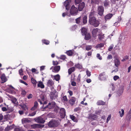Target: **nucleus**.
I'll return each instance as SVG.
<instances>
[{
  "label": "nucleus",
  "instance_id": "f257e3e1",
  "mask_svg": "<svg viewBox=\"0 0 131 131\" xmlns=\"http://www.w3.org/2000/svg\"><path fill=\"white\" fill-rule=\"evenodd\" d=\"M89 22L90 25L95 27H97L100 24L99 21L96 19L95 17L89 18Z\"/></svg>",
  "mask_w": 131,
  "mask_h": 131
},
{
  "label": "nucleus",
  "instance_id": "f03ea898",
  "mask_svg": "<svg viewBox=\"0 0 131 131\" xmlns=\"http://www.w3.org/2000/svg\"><path fill=\"white\" fill-rule=\"evenodd\" d=\"M48 125L50 127L54 128L58 126L59 125V123L58 121L52 119L48 123Z\"/></svg>",
  "mask_w": 131,
  "mask_h": 131
},
{
  "label": "nucleus",
  "instance_id": "7ed1b4c3",
  "mask_svg": "<svg viewBox=\"0 0 131 131\" xmlns=\"http://www.w3.org/2000/svg\"><path fill=\"white\" fill-rule=\"evenodd\" d=\"M101 31L98 28H96L93 29L92 31V37L94 39H95L96 37L99 35V33H101Z\"/></svg>",
  "mask_w": 131,
  "mask_h": 131
},
{
  "label": "nucleus",
  "instance_id": "20e7f679",
  "mask_svg": "<svg viewBox=\"0 0 131 131\" xmlns=\"http://www.w3.org/2000/svg\"><path fill=\"white\" fill-rule=\"evenodd\" d=\"M78 12V9L74 5H72L70 9V13L72 15H76Z\"/></svg>",
  "mask_w": 131,
  "mask_h": 131
},
{
  "label": "nucleus",
  "instance_id": "39448f33",
  "mask_svg": "<svg viewBox=\"0 0 131 131\" xmlns=\"http://www.w3.org/2000/svg\"><path fill=\"white\" fill-rule=\"evenodd\" d=\"M97 11L99 15L101 16H102L104 11V9L103 6L101 5L98 6L97 7Z\"/></svg>",
  "mask_w": 131,
  "mask_h": 131
},
{
  "label": "nucleus",
  "instance_id": "423d86ee",
  "mask_svg": "<svg viewBox=\"0 0 131 131\" xmlns=\"http://www.w3.org/2000/svg\"><path fill=\"white\" fill-rule=\"evenodd\" d=\"M107 77V75L104 72L101 73L99 75V78L101 80H105Z\"/></svg>",
  "mask_w": 131,
  "mask_h": 131
},
{
  "label": "nucleus",
  "instance_id": "0eeeda50",
  "mask_svg": "<svg viewBox=\"0 0 131 131\" xmlns=\"http://www.w3.org/2000/svg\"><path fill=\"white\" fill-rule=\"evenodd\" d=\"M34 120L36 122L41 124H43L45 122L43 119L40 116L35 118Z\"/></svg>",
  "mask_w": 131,
  "mask_h": 131
},
{
  "label": "nucleus",
  "instance_id": "6e6552de",
  "mask_svg": "<svg viewBox=\"0 0 131 131\" xmlns=\"http://www.w3.org/2000/svg\"><path fill=\"white\" fill-rule=\"evenodd\" d=\"M76 101V98L74 97H72L69 100L68 102L71 106L73 105Z\"/></svg>",
  "mask_w": 131,
  "mask_h": 131
},
{
  "label": "nucleus",
  "instance_id": "1a4fd4ad",
  "mask_svg": "<svg viewBox=\"0 0 131 131\" xmlns=\"http://www.w3.org/2000/svg\"><path fill=\"white\" fill-rule=\"evenodd\" d=\"M71 2V0H67L64 3V5L65 6L66 9L67 10H69L70 8V3Z\"/></svg>",
  "mask_w": 131,
  "mask_h": 131
},
{
  "label": "nucleus",
  "instance_id": "9d476101",
  "mask_svg": "<svg viewBox=\"0 0 131 131\" xmlns=\"http://www.w3.org/2000/svg\"><path fill=\"white\" fill-rule=\"evenodd\" d=\"M60 114L62 118H64L66 115V111L63 108L60 109Z\"/></svg>",
  "mask_w": 131,
  "mask_h": 131
},
{
  "label": "nucleus",
  "instance_id": "9b49d317",
  "mask_svg": "<svg viewBox=\"0 0 131 131\" xmlns=\"http://www.w3.org/2000/svg\"><path fill=\"white\" fill-rule=\"evenodd\" d=\"M58 95L56 94V92H51L50 93V97L52 100L55 99L58 97Z\"/></svg>",
  "mask_w": 131,
  "mask_h": 131
},
{
  "label": "nucleus",
  "instance_id": "f8f14e48",
  "mask_svg": "<svg viewBox=\"0 0 131 131\" xmlns=\"http://www.w3.org/2000/svg\"><path fill=\"white\" fill-rule=\"evenodd\" d=\"M113 16V14L111 13H109L106 15L104 18L105 22L110 20Z\"/></svg>",
  "mask_w": 131,
  "mask_h": 131
},
{
  "label": "nucleus",
  "instance_id": "ddd939ff",
  "mask_svg": "<svg viewBox=\"0 0 131 131\" xmlns=\"http://www.w3.org/2000/svg\"><path fill=\"white\" fill-rule=\"evenodd\" d=\"M85 6V4L84 2H82L79 4L78 6V9L79 11H82Z\"/></svg>",
  "mask_w": 131,
  "mask_h": 131
},
{
  "label": "nucleus",
  "instance_id": "4468645a",
  "mask_svg": "<svg viewBox=\"0 0 131 131\" xmlns=\"http://www.w3.org/2000/svg\"><path fill=\"white\" fill-rule=\"evenodd\" d=\"M97 116L96 115L90 114L88 116V118L92 121L95 120L97 118Z\"/></svg>",
  "mask_w": 131,
  "mask_h": 131
},
{
  "label": "nucleus",
  "instance_id": "2eb2a0df",
  "mask_svg": "<svg viewBox=\"0 0 131 131\" xmlns=\"http://www.w3.org/2000/svg\"><path fill=\"white\" fill-rule=\"evenodd\" d=\"M60 69V67L59 66H56L54 67L53 69L52 70L53 72L55 73H58Z\"/></svg>",
  "mask_w": 131,
  "mask_h": 131
},
{
  "label": "nucleus",
  "instance_id": "dca6fc26",
  "mask_svg": "<svg viewBox=\"0 0 131 131\" xmlns=\"http://www.w3.org/2000/svg\"><path fill=\"white\" fill-rule=\"evenodd\" d=\"M96 12L93 10H91L89 15V18H90L95 17V16L96 15Z\"/></svg>",
  "mask_w": 131,
  "mask_h": 131
},
{
  "label": "nucleus",
  "instance_id": "f3484780",
  "mask_svg": "<svg viewBox=\"0 0 131 131\" xmlns=\"http://www.w3.org/2000/svg\"><path fill=\"white\" fill-rule=\"evenodd\" d=\"M81 32L83 36H84V35L88 33L87 29L86 28L84 27H83L82 28Z\"/></svg>",
  "mask_w": 131,
  "mask_h": 131
},
{
  "label": "nucleus",
  "instance_id": "a211bd4d",
  "mask_svg": "<svg viewBox=\"0 0 131 131\" xmlns=\"http://www.w3.org/2000/svg\"><path fill=\"white\" fill-rule=\"evenodd\" d=\"M1 78L2 81V83H4L7 81V79L5 74H2L1 76Z\"/></svg>",
  "mask_w": 131,
  "mask_h": 131
},
{
  "label": "nucleus",
  "instance_id": "6ab92c4d",
  "mask_svg": "<svg viewBox=\"0 0 131 131\" xmlns=\"http://www.w3.org/2000/svg\"><path fill=\"white\" fill-rule=\"evenodd\" d=\"M84 36H85L84 39L86 40H89L91 38V36L89 32H88Z\"/></svg>",
  "mask_w": 131,
  "mask_h": 131
},
{
  "label": "nucleus",
  "instance_id": "aec40b11",
  "mask_svg": "<svg viewBox=\"0 0 131 131\" xmlns=\"http://www.w3.org/2000/svg\"><path fill=\"white\" fill-rule=\"evenodd\" d=\"M123 88L122 87H120L117 91V93L119 96L121 95L123 93Z\"/></svg>",
  "mask_w": 131,
  "mask_h": 131
},
{
  "label": "nucleus",
  "instance_id": "412c9836",
  "mask_svg": "<svg viewBox=\"0 0 131 131\" xmlns=\"http://www.w3.org/2000/svg\"><path fill=\"white\" fill-rule=\"evenodd\" d=\"M114 64L115 66L118 68V66L120 65V63L119 59L117 58H116L114 60Z\"/></svg>",
  "mask_w": 131,
  "mask_h": 131
},
{
  "label": "nucleus",
  "instance_id": "4be33fe9",
  "mask_svg": "<svg viewBox=\"0 0 131 131\" xmlns=\"http://www.w3.org/2000/svg\"><path fill=\"white\" fill-rule=\"evenodd\" d=\"M75 70V68L74 67H73L70 68L68 70V73L69 75H70Z\"/></svg>",
  "mask_w": 131,
  "mask_h": 131
},
{
  "label": "nucleus",
  "instance_id": "5701e85b",
  "mask_svg": "<svg viewBox=\"0 0 131 131\" xmlns=\"http://www.w3.org/2000/svg\"><path fill=\"white\" fill-rule=\"evenodd\" d=\"M38 104L37 102L36 101L34 102V105L33 107H32L31 110L32 111H34L37 108L38 106Z\"/></svg>",
  "mask_w": 131,
  "mask_h": 131
},
{
  "label": "nucleus",
  "instance_id": "b1692460",
  "mask_svg": "<svg viewBox=\"0 0 131 131\" xmlns=\"http://www.w3.org/2000/svg\"><path fill=\"white\" fill-rule=\"evenodd\" d=\"M98 36V39L100 40H102L104 37V35L102 34V31L101 32V33L99 34Z\"/></svg>",
  "mask_w": 131,
  "mask_h": 131
},
{
  "label": "nucleus",
  "instance_id": "393cba45",
  "mask_svg": "<svg viewBox=\"0 0 131 131\" xmlns=\"http://www.w3.org/2000/svg\"><path fill=\"white\" fill-rule=\"evenodd\" d=\"M37 86L39 88L41 89H43L45 88V86L41 81H39L37 84Z\"/></svg>",
  "mask_w": 131,
  "mask_h": 131
},
{
  "label": "nucleus",
  "instance_id": "a878e982",
  "mask_svg": "<svg viewBox=\"0 0 131 131\" xmlns=\"http://www.w3.org/2000/svg\"><path fill=\"white\" fill-rule=\"evenodd\" d=\"M70 118L72 119V120L74 122H78V120L73 115H70Z\"/></svg>",
  "mask_w": 131,
  "mask_h": 131
},
{
  "label": "nucleus",
  "instance_id": "bb28decb",
  "mask_svg": "<svg viewBox=\"0 0 131 131\" xmlns=\"http://www.w3.org/2000/svg\"><path fill=\"white\" fill-rule=\"evenodd\" d=\"M97 104L98 105H104L105 104V102L101 100H100L98 101L97 103Z\"/></svg>",
  "mask_w": 131,
  "mask_h": 131
},
{
  "label": "nucleus",
  "instance_id": "cd10ccee",
  "mask_svg": "<svg viewBox=\"0 0 131 131\" xmlns=\"http://www.w3.org/2000/svg\"><path fill=\"white\" fill-rule=\"evenodd\" d=\"M40 125L36 124H34L31 125V127L34 129L39 128L40 127Z\"/></svg>",
  "mask_w": 131,
  "mask_h": 131
},
{
  "label": "nucleus",
  "instance_id": "c85d7f7f",
  "mask_svg": "<svg viewBox=\"0 0 131 131\" xmlns=\"http://www.w3.org/2000/svg\"><path fill=\"white\" fill-rule=\"evenodd\" d=\"M53 79L55 80L56 81H59L60 79V76L59 74L54 75Z\"/></svg>",
  "mask_w": 131,
  "mask_h": 131
},
{
  "label": "nucleus",
  "instance_id": "c756f323",
  "mask_svg": "<svg viewBox=\"0 0 131 131\" xmlns=\"http://www.w3.org/2000/svg\"><path fill=\"white\" fill-rule=\"evenodd\" d=\"M87 17L86 15H84L83 19V23L84 24H85L87 22Z\"/></svg>",
  "mask_w": 131,
  "mask_h": 131
},
{
  "label": "nucleus",
  "instance_id": "7c9ffc66",
  "mask_svg": "<svg viewBox=\"0 0 131 131\" xmlns=\"http://www.w3.org/2000/svg\"><path fill=\"white\" fill-rule=\"evenodd\" d=\"M67 54L69 56H72L74 54L72 50H69L66 51Z\"/></svg>",
  "mask_w": 131,
  "mask_h": 131
},
{
  "label": "nucleus",
  "instance_id": "2f4dec72",
  "mask_svg": "<svg viewBox=\"0 0 131 131\" xmlns=\"http://www.w3.org/2000/svg\"><path fill=\"white\" fill-rule=\"evenodd\" d=\"M22 122L23 123H26L30 122V121L27 118H24L22 119Z\"/></svg>",
  "mask_w": 131,
  "mask_h": 131
},
{
  "label": "nucleus",
  "instance_id": "473e14b6",
  "mask_svg": "<svg viewBox=\"0 0 131 131\" xmlns=\"http://www.w3.org/2000/svg\"><path fill=\"white\" fill-rule=\"evenodd\" d=\"M119 114L120 116L122 117L124 115V110L123 109H121V111H120L119 112Z\"/></svg>",
  "mask_w": 131,
  "mask_h": 131
},
{
  "label": "nucleus",
  "instance_id": "72a5a7b5",
  "mask_svg": "<svg viewBox=\"0 0 131 131\" xmlns=\"http://www.w3.org/2000/svg\"><path fill=\"white\" fill-rule=\"evenodd\" d=\"M19 106L21 107V108L24 110H26L27 109V106L26 105H20Z\"/></svg>",
  "mask_w": 131,
  "mask_h": 131
},
{
  "label": "nucleus",
  "instance_id": "f704fd0d",
  "mask_svg": "<svg viewBox=\"0 0 131 131\" xmlns=\"http://www.w3.org/2000/svg\"><path fill=\"white\" fill-rule=\"evenodd\" d=\"M62 100L64 102H67L68 101L66 95L63 96L62 97Z\"/></svg>",
  "mask_w": 131,
  "mask_h": 131
},
{
  "label": "nucleus",
  "instance_id": "c9c22d12",
  "mask_svg": "<svg viewBox=\"0 0 131 131\" xmlns=\"http://www.w3.org/2000/svg\"><path fill=\"white\" fill-rule=\"evenodd\" d=\"M47 84L48 86L50 87L52 86L53 83L51 80H49L47 82Z\"/></svg>",
  "mask_w": 131,
  "mask_h": 131
},
{
  "label": "nucleus",
  "instance_id": "e433bc0d",
  "mask_svg": "<svg viewBox=\"0 0 131 131\" xmlns=\"http://www.w3.org/2000/svg\"><path fill=\"white\" fill-rule=\"evenodd\" d=\"M42 41L43 43L46 45L49 44L50 43L49 41L45 39L42 40Z\"/></svg>",
  "mask_w": 131,
  "mask_h": 131
},
{
  "label": "nucleus",
  "instance_id": "4c0bfd02",
  "mask_svg": "<svg viewBox=\"0 0 131 131\" xmlns=\"http://www.w3.org/2000/svg\"><path fill=\"white\" fill-rule=\"evenodd\" d=\"M81 75L80 74H79L77 78V80L76 81L77 83H78L80 82V79L81 78Z\"/></svg>",
  "mask_w": 131,
  "mask_h": 131
},
{
  "label": "nucleus",
  "instance_id": "58836bf2",
  "mask_svg": "<svg viewBox=\"0 0 131 131\" xmlns=\"http://www.w3.org/2000/svg\"><path fill=\"white\" fill-rule=\"evenodd\" d=\"M104 44L103 43H100L98 44L96 46V47L97 48H101L103 47L104 46Z\"/></svg>",
  "mask_w": 131,
  "mask_h": 131
},
{
  "label": "nucleus",
  "instance_id": "ea45409f",
  "mask_svg": "<svg viewBox=\"0 0 131 131\" xmlns=\"http://www.w3.org/2000/svg\"><path fill=\"white\" fill-rule=\"evenodd\" d=\"M17 100V99L14 97H13L11 99V101L14 104H16Z\"/></svg>",
  "mask_w": 131,
  "mask_h": 131
},
{
  "label": "nucleus",
  "instance_id": "a19ab883",
  "mask_svg": "<svg viewBox=\"0 0 131 131\" xmlns=\"http://www.w3.org/2000/svg\"><path fill=\"white\" fill-rule=\"evenodd\" d=\"M75 66L79 69H81L82 68V65L79 64H78L76 65Z\"/></svg>",
  "mask_w": 131,
  "mask_h": 131
},
{
  "label": "nucleus",
  "instance_id": "79ce46f5",
  "mask_svg": "<svg viewBox=\"0 0 131 131\" xmlns=\"http://www.w3.org/2000/svg\"><path fill=\"white\" fill-rule=\"evenodd\" d=\"M81 18L80 17H79L75 19V21L76 23L79 24Z\"/></svg>",
  "mask_w": 131,
  "mask_h": 131
},
{
  "label": "nucleus",
  "instance_id": "37998d69",
  "mask_svg": "<svg viewBox=\"0 0 131 131\" xmlns=\"http://www.w3.org/2000/svg\"><path fill=\"white\" fill-rule=\"evenodd\" d=\"M14 131H25L23 129L20 128H15Z\"/></svg>",
  "mask_w": 131,
  "mask_h": 131
},
{
  "label": "nucleus",
  "instance_id": "c03bdc74",
  "mask_svg": "<svg viewBox=\"0 0 131 131\" xmlns=\"http://www.w3.org/2000/svg\"><path fill=\"white\" fill-rule=\"evenodd\" d=\"M104 6L105 7H107L109 5L108 2L107 0H105L104 3Z\"/></svg>",
  "mask_w": 131,
  "mask_h": 131
},
{
  "label": "nucleus",
  "instance_id": "a18cd8bd",
  "mask_svg": "<svg viewBox=\"0 0 131 131\" xmlns=\"http://www.w3.org/2000/svg\"><path fill=\"white\" fill-rule=\"evenodd\" d=\"M37 111H35L30 114H29L28 115V116H34L36 114Z\"/></svg>",
  "mask_w": 131,
  "mask_h": 131
},
{
  "label": "nucleus",
  "instance_id": "49530a36",
  "mask_svg": "<svg viewBox=\"0 0 131 131\" xmlns=\"http://www.w3.org/2000/svg\"><path fill=\"white\" fill-rule=\"evenodd\" d=\"M92 48L91 46H87L86 47L85 49L86 50L88 51L90 50Z\"/></svg>",
  "mask_w": 131,
  "mask_h": 131
},
{
  "label": "nucleus",
  "instance_id": "de8ad7c7",
  "mask_svg": "<svg viewBox=\"0 0 131 131\" xmlns=\"http://www.w3.org/2000/svg\"><path fill=\"white\" fill-rule=\"evenodd\" d=\"M31 80L32 83L35 85L36 84L37 82L33 78H32L31 79Z\"/></svg>",
  "mask_w": 131,
  "mask_h": 131
},
{
  "label": "nucleus",
  "instance_id": "09e8293b",
  "mask_svg": "<svg viewBox=\"0 0 131 131\" xmlns=\"http://www.w3.org/2000/svg\"><path fill=\"white\" fill-rule=\"evenodd\" d=\"M82 0H75V3L76 5L77 4H79L81 3L82 2Z\"/></svg>",
  "mask_w": 131,
  "mask_h": 131
},
{
  "label": "nucleus",
  "instance_id": "8fccbe9b",
  "mask_svg": "<svg viewBox=\"0 0 131 131\" xmlns=\"http://www.w3.org/2000/svg\"><path fill=\"white\" fill-rule=\"evenodd\" d=\"M53 64L54 66H57L58 64H59V63L57 61H52Z\"/></svg>",
  "mask_w": 131,
  "mask_h": 131
},
{
  "label": "nucleus",
  "instance_id": "3c124183",
  "mask_svg": "<svg viewBox=\"0 0 131 131\" xmlns=\"http://www.w3.org/2000/svg\"><path fill=\"white\" fill-rule=\"evenodd\" d=\"M66 58V57L65 55H62L60 57V59L63 60H65Z\"/></svg>",
  "mask_w": 131,
  "mask_h": 131
},
{
  "label": "nucleus",
  "instance_id": "603ef678",
  "mask_svg": "<svg viewBox=\"0 0 131 131\" xmlns=\"http://www.w3.org/2000/svg\"><path fill=\"white\" fill-rule=\"evenodd\" d=\"M86 73L88 76L89 77L91 75V72L88 70H87L86 71Z\"/></svg>",
  "mask_w": 131,
  "mask_h": 131
},
{
  "label": "nucleus",
  "instance_id": "864d4df0",
  "mask_svg": "<svg viewBox=\"0 0 131 131\" xmlns=\"http://www.w3.org/2000/svg\"><path fill=\"white\" fill-rule=\"evenodd\" d=\"M26 92L25 90H23L21 91V94L22 95L25 96L26 95Z\"/></svg>",
  "mask_w": 131,
  "mask_h": 131
},
{
  "label": "nucleus",
  "instance_id": "5fc2aeb1",
  "mask_svg": "<svg viewBox=\"0 0 131 131\" xmlns=\"http://www.w3.org/2000/svg\"><path fill=\"white\" fill-rule=\"evenodd\" d=\"M111 115L110 114L108 115L106 123H107L108 122V121L110 120L111 118Z\"/></svg>",
  "mask_w": 131,
  "mask_h": 131
},
{
  "label": "nucleus",
  "instance_id": "6e6d98bb",
  "mask_svg": "<svg viewBox=\"0 0 131 131\" xmlns=\"http://www.w3.org/2000/svg\"><path fill=\"white\" fill-rule=\"evenodd\" d=\"M96 57L100 60H101L102 59V57L100 56V54L99 53H97V54Z\"/></svg>",
  "mask_w": 131,
  "mask_h": 131
},
{
  "label": "nucleus",
  "instance_id": "4d7b16f0",
  "mask_svg": "<svg viewBox=\"0 0 131 131\" xmlns=\"http://www.w3.org/2000/svg\"><path fill=\"white\" fill-rule=\"evenodd\" d=\"M119 78V77L117 75H115L113 79L115 81H116Z\"/></svg>",
  "mask_w": 131,
  "mask_h": 131
},
{
  "label": "nucleus",
  "instance_id": "13d9d810",
  "mask_svg": "<svg viewBox=\"0 0 131 131\" xmlns=\"http://www.w3.org/2000/svg\"><path fill=\"white\" fill-rule=\"evenodd\" d=\"M80 110V108L79 107H77L75 108L74 109V111L75 112H77Z\"/></svg>",
  "mask_w": 131,
  "mask_h": 131
},
{
  "label": "nucleus",
  "instance_id": "bf43d9fd",
  "mask_svg": "<svg viewBox=\"0 0 131 131\" xmlns=\"http://www.w3.org/2000/svg\"><path fill=\"white\" fill-rule=\"evenodd\" d=\"M71 85L73 86H75L76 85V83L75 82L73 81L71 82Z\"/></svg>",
  "mask_w": 131,
  "mask_h": 131
},
{
  "label": "nucleus",
  "instance_id": "052dcab7",
  "mask_svg": "<svg viewBox=\"0 0 131 131\" xmlns=\"http://www.w3.org/2000/svg\"><path fill=\"white\" fill-rule=\"evenodd\" d=\"M113 58L112 55L111 54L108 55L107 57V58L108 59H111Z\"/></svg>",
  "mask_w": 131,
  "mask_h": 131
},
{
  "label": "nucleus",
  "instance_id": "680f3d73",
  "mask_svg": "<svg viewBox=\"0 0 131 131\" xmlns=\"http://www.w3.org/2000/svg\"><path fill=\"white\" fill-rule=\"evenodd\" d=\"M77 28V26L76 25H73L72 26V30H75V29H76Z\"/></svg>",
  "mask_w": 131,
  "mask_h": 131
},
{
  "label": "nucleus",
  "instance_id": "e2e57ef3",
  "mask_svg": "<svg viewBox=\"0 0 131 131\" xmlns=\"http://www.w3.org/2000/svg\"><path fill=\"white\" fill-rule=\"evenodd\" d=\"M23 70L22 69H21L19 70V74L20 75H22L23 74Z\"/></svg>",
  "mask_w": 131,
  "mask_h": 131
},
{
  "label": "nucleus",
  "instance_id": "0e129e2a",
  "mask_svg": "<svg viewBox=\"0 0 131 131\" xmlns=\"http://www.w3.org/2000/svg\"><path fill=\"white\" fill-rule=\"evenodd\" d=\"M2 110L3 111H6L7 110V108L5 107H2Z\"/></svg>",
  "mask_w": 131,
  "mask_h": 131
},
{
  "label": "nucleus",
  "instance_id": "69168bd1",
  "mask_svg": "<svg viewBox=\"0 0 131 131\" xmlns=\"http://www.w3.org/2000/svg\"><path fill=\"white\" fill-rule=\"evenodd\" d=\"M32 94H30L28 96L27 98L29 99L32 98Z\"/></svg>",
  "mask_w": 131,
  "mask_h": 131
},
{
  "label": "nucleus",
  "instance_id": "338daca9",
  "mask_svg": "<svg viewBox=\"0 0 131 131\" xmlns=\"http://www.w3.org/2000/svg\"><path fill=\"white\" fill-rule=\"evenodd\" d=\"M113 46H111L109 47L108 50L109 51H110L112 50V49H113Z\"/></svg>",
  "mask_w": 131,
  "mask_h": 131
},
{
  "label": "nucleus",
  "instance_id": "774afa93",
  "mask_svg": "<svg viewBox=\"0 0 131 131\" xmlns=\"http://www.w3.org/2000/svg\"><path fill=\"white\" fill-rule=\"evenodd\" d=\"M68 92L69 93L70 96H72L73 94V92L71 90H69L68 91Z\"/></svg>",
  "mask_w": 131,
  "mask_h": 131
}]
</instances>
